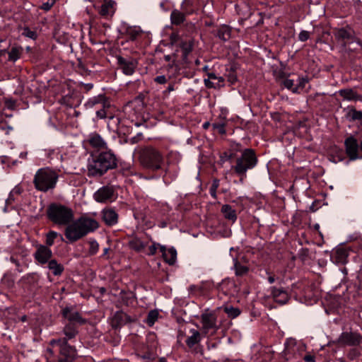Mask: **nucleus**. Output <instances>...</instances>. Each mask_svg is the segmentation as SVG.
I'll return each mask as SVG.
<instances>
[{
	"mask_svg": "<svg viewBox=\"0 0 362 362\" xmlns=\"http://www.w3.org/2000/svg\"><path fill=\"white\" fill-rule=\"evenodd\" d=\"M21 194V189L18 187H14L10 192L8 198L6 202L8 204H11V202L14 201L15 196L19 195Z\"/></svg>",
	"mask_w": 362,
	"mask_h": 362,
	"instance_id": "nucleus-44",
	"label": "nucleus"
},
{
	"mask_svg": "<svg viewBox=\"0 0 362 362\" xmlns=\"http://www.w3.org/2000/svg\"><path fill=\"white\" fill-rule=\"evenodd\" d=\"M158 246H160L159 244L153 243L152 245L148 247V255H154L156 253Z\"/></svg>",
	"mask_w": 362,
	"mask_h": 362,
	"instance_id": "nucleus-50",
	"label": "nucleus"
},
{
	"mask_svg": "<svg viewBox=\"0 0 362 362\" xmlns=\"http://www.w3.org/2000/svg\"><path fill=\"white\" fill-rule=\"evenodd\" d=\"M218 77L219 76H217L214 73H209L207 79L218 81Z\"/></svg>",
	"mask_w": 362,
	"mask_h": 362,
	"instance_id": "nucleus-53",
	"label": "nucleus"
},
{
	"mask_svg": "<svg viewBox=\"0 0 362 362\" xmlns=\"http://www.w3.org/2000/svg\"><path fill=\"white\" fill-rule=\"evenodd\" d=\"M216 35L219 39L224 42L228 40L231 36L230 28L226 25H221L218 29Z\"/></svg>",
	"mask_w": 362,
	"mask_h": 362,
	"instance_id": "nucleus-33",
	"label": "nucleus"
},
{
	"mask_svg": "<svg viewBox=\"0 0 362 362\" xmlns=\"http://www.w3.org/2000/svg\"><path fill=\"white\" fill-rule=\"evenodd\" d=\"M136 142V137H133L131 139V143L132 144H135Z\"/></svg>",
	"mask_w": 362,
	"mask_h": 362,
	"instance_id": "nucleus-62",
	"label": "nucleus"
},
{
	"mask_svg": "<svg viewBox=\"0 0 362 362\" xmlns=\"http://www.w3.org/2000/svg\"><path fill=\"white\" fill-rule=\"evenodd\" d=\"M93 109L95 110L96 117L98 119H113L115 117V107L112 105L111 101L107 97L100 102Z\"/></svg>",
	"mask_w": 362,
	"mask_h": 362,
	"instance_id": "nucleus-9",
	"label": "nucleus"
},
{
	"mask_svg": "<svg viewBox=\"0 0 362 362\" xmlns=\"http://www.w3.org/2000/svg\"><path fill=\"white\" fill-rule=\"evenodd\" d=\"M89 250L88 253L90 255H95L99 250V244L95 240H90L89 241Z\"/></svg>",
	"mask_w": 362,
	"mask_h": 362,
	"instance_id": "nucleus-43",
	"label": "nucleus"
},
{
	"mask_svg": "<svg viewBox=\"0 0 362 362\" xmlns=\"http://www.w3.org/2000/svg\"><path fill=\"white\" fill-rule=\"evenodd\" d=\"M108 251H109V248H108V247H105V248L103 250V255L104 256V255H107V252H108Z\"/></svg>",
	"mask_w": 362,
	"mask_h": 362,
	"instance_id": "nucleus-61",
	"label": "nucleus"
},
{
	"mask_svg": "<svg viewBox=\"0 0 362 362\" xmlns=\"http://www.w3.org/2000/svg\"><path fill=\"white\" fill-rule=\"evenodd\" d=\"M267 274L269 275L267 280L269 284H273L275 282L276 279L274 275H272L269 272H267Z\"/></svg>",
	"mask_w": 362,
	"mask_h": 362,
	"instance_id": "nucleus-55",
	"label": "nucleus"
},
{
	"mask_svg": "<svg viewBox=\"0 0 362 362\" xmlns=\"http://www.w3.org/2000/svg\"><path fill=\"white\" fill-rule=\"evenodd\" d=\"M59 179L56 171L49 168H42L36 172L33 183L36 189L46 192L55 188Z\"/></svg>",
	"mask_w": 362,
	"mask_h": 362,
	"instance_id": "nucleus-5",
	"label": "nucleus"
},
{
	"mask_svg": "<svg viewBox=\"0 0 362 362\" xmlns=\"http://www.w3.org/2000/svg\"><path fill=\"white\" fill-rule=\"evenodd\" d=\"M189 333L190 335L187 337L185 343L189 348L192 349L201 341L202 337L200 332L195 329H190Z\"/></svg>",
	"mask_w": 362,
	"mask_h": 362,
	"instance_id": "nucleus-24",
	"label": "nucleus"
},
{
	"mask_svg": "<svg viewBox=\"0 0 362 362\" xmlns=\"http://www.w3.org/2000/svg\"><path fill=\"white\" fill-rule=\"evenodd\" d=\"M221 212L223 215L224 218L228 221L235 223L237 220V213L235 209L229 204H223L221 206Z\"/></svg>",
	"mask_w": 362,
	"mask_h": 362,
	"instance_id": "nucleus-27",
	"label": "nucleus"
},
{
	"mask_svg": "<svg viewBox=\"0 0 362 362\" xmlns=\"http://www.w3.org/2000/svg\"><path fill=\"white\" fill-rule=\"evenodd\" d=\"M143 31L137 26H129L126 28L125 35L128 40L134 41L141 36Z\"/></svg>",
	"mask_w": 362,
	"mask_h": 362,
	"instance_id": "nucleus-30",
	"label": "nucleus"
},
{
	"mask_svg": "<svg viewBox=\"0 0 362 362\" xmlns=\"http://www.w3.org/2000/svg\"><path fill=\"white\" fill-rule=\"evenodd\" d=\"M349 117L351 120H361L362 119V112L356 110L354 108H351L348 113Z\"/></svg>",
	"mask_w": 362,
	"mask_h": 362,
	"instance_id": "nucleus-42",
	"label": "nucleus"
},
{
	"mask_svg": "<svg viewBox=\"0 0 362 362\" xmlns=\"http://www.w3.org/2000/svg\"><path fill=\"white\" fill-rule=\"evenodd\" d=\"M160 250L162 252L165 261L170 265L174 264L177 258L176 250L173 247L166 249L165 246L160 245Z\"/></svg>",
	"mask_w": 362,
	"mask_h": 362,
	"instance_id": "nucleus-23",
	"label": "nucleus"
},
{
	"mask_svg": "<svg viewBox=\"0 0 362 362\" xmlns=\"http://www.w3.org/2000/svg\"><path fill=\"white\" fill-rule=\"evenodd\" d=\"M99 228V223L94 218L83 215L69 224L64 231L69 242H76Z\"/></svg>",
	"mask_w": 362,
	"mask_h": 362,
	"instance_id": "nucleus-3",
	"label": "nucleus"
},
{
	"mask_svg": "<svg viewBox=\"0 0 362 362\" xmlns=\"http://www.w3.org/2000/svg\"><path fill=\"white\" fill-rule=\"evenodd\" d=\"M232 156V154H229L227 152H224L220 156V160L221 162L224 163L227 160H230Z\"/></svg>",
	"mask_w": 362,
	"mask_h": 362,
	"instance_id": "nucleus-51",
	"label": "nucleus"
},
{
	"mask_svg": "<svg viewBox=\"0 0 362 362\" xmlns=\"http://www.w3.org/2000/svg\"><path fill=\"white\" fill-rule=\"evenodd\" d=\"M106 96L103 94H100L97 96L89 98L85 103L86 109H92L100 104V102L105 98Z\"/></svg>",
	"mask_w": 362,
	"mask_h": 362,
	"instance_id": "nucleus-34",
	"label": "nucleus"
},
{
	"mask_svg": "<svg viewBox=\"0 0 362 362\" xmlns=\"http://www.w3.org/2000/svg\"><path fill=\"white\" fill-rule=\"evenodd\" d=\"M284 86L285 88L292 90L294 88V81L292 79L286 78L284 81Z\"/></svg>",
	"mask_w": 362,
	"mask_h": 362,
	"instance_id": "nucleus-49",
	"label": "nucleus"
},
{
	"mask_svg": "<svg viewBox=\"0 0 362 362\" xmlns=\"http://www.w3.org/2000/svg\"><path fill=\"white\" fill-rule=\"evenodd\" d=\"M117 197V192L112 185L103 186L93 194L94 199L99 203L112 202Z\"/></svg>",
	"mask_w": 362,
	"mask_h": 362,
	"instance_id": "nucleus-8",
	"label": "nucleus"
},
{
	"mask_svg": "<svg viewBox=\"0 0 362 362\" xmlns=\"http://www.w3.org/2000/svg\"><path fill=\"white\" fill-rule=\"evenodd\" d=\"M115 1L113 0H104L101 5L100 14L104 17L112 16L115 11Z\"/></svg>",
	"mask_w": 362,
	"mask_h": 362,
	"instance_id": "nucleus-22",
	"label": "nucleus"
},
{
	"mask_svg": "<svg viewBox=\"0 0 362 362\" xmlns=\"http://www.w3.org/2000/svg\"><path fill=\"white\" fill-rule=\"evenodd\" d=\"M358 146L362 151V141L361 142L360 145H358Z\"/></svg>",
	"mask_w": 362,
	"mask_h": 362,
	"instance_id": "nucleus-64",
	"label": "nucleus"
},
{
	"mask_svg": "<svg viewBox=\"0 0 362 362\" xmlns=\"http://www.w3.org/2000/svg\"><path fill=\"white\" fill-rule=\"evenodd\" d=\"M269 291L272 298L280 304L286 303L289 299L288 291L284 288L272 286L269 288Z\"/></svg>",
	"mask_w": 362,
	"mask_h": 362,
	"instance_id": "nucleus-16",
	"label": "nucleus"
},
{
	"mask_svg": "<svg viewBox=\"0 0 362 362\" xmlns=\"http://www.w3.org/2000/svg\"><path fill=\"white\" fill-rule=\"evenodd\" d=\"M117 167V158L112 150L92 153L88 160V177H100L108 170Z\"/></svg>",
	"mask_w": 362,
	"mask_h": 362,
	"instance_id": "nucleus-2",
	"label": "nucleus"
},
{
	"mask_svg": "<svg viewBox=\"0 0 362 362\" xmlns=\"http://www.w3.org/2000/svg\"><path fill=\"white\" fill-rule=\"evenodd\" d=\"M88 141L91 147L98 149V151H107L108 147L105 140L97 133L90 134Z\"/></svg>",
	"mask_w": 362,
	"mask_h": 362,
	"instance_id": "nucleus-18",
	"label": "nucleus"
},
{
	"mask_svg": "<svg viewBox=\"0 0 362 362\" xmlns=\"http://www.w3.org/2000/svg\"><path fill=\"white\" fill-rule=\"evenodd\" d=\"M189 291L192 293H194L195 294L197 293V291H199L200 288L199 287H198L197 286H195V285H191L189 288Z\"/></svg>",
	"mask_w": 362,
	"mask_h": 362,
	"instance_id": "nucleus-54",
	"label": "nucleus"
},
{
	"mask_svg": "<svg viewBox=\"0 0 362 362\" xmlns=\"http://www.w3.org/2000/svg\"><path fill=\"white\" fill-rule=\"evenodd\" d=\"M54 1H49L46 3H44L42 6V8L45 11H49L52 6L54 5Z\"/></svg>",
	"mask_w": 362,
	"mask_h": 362,
	"instance_id": "nucleus-52",
	"label": "nucleus"
},
{
	"mask_svg": "<svg viewBox=\"0 0 362 362\" xmlns=\"http://www.w3.org/2000/svg\"><path fill=\"white\" fill-rule=\"evenodd\" d=\"M23 35L33 40H35L37 37L36 31L32 30L28 28H25L23 29Z\"/></svg>",
	"mask_w": 362,
	"mask_h": 362,
	"instance_id": "nucleus-45",
	"label": "nucleus"
},
{
	"mask_svg": "<svg viewBox=\"0 0 362 362\" xmlns=\"http://www.w3.org/2000/svg\"><path fill=\"white\" fill-rule=\"evenodd\" d=\"M147 244V242L142 240L141 238L137 236L132 237L128 242L129 248L137 252H142Z\"/></svg>",
	"mask_w": 362,
	"mask_h": 362,
	"instance_id": "nucleus-25",
	"label": "nucleus"
},
{
	"mask_svg": "<svg viewBox=\"0 0 362 362\" xmlns=\"http://www.w3.org/2000/svg\"><path fill=\"white\" fill-rule=\"evenodd\" d=\"M158 315H159V313L158 312V310H151L148 315H147V317H146V323L151 327L154 325V323L156 322V321H157L158 318Z\"/></svg>",
	"mask_w": 362,
	"mask_h": 362,
	"instance_id": "nucleus-39",
	"label": "nucleus"
},
{
	"mask_svg": "<svg viewBox=\"0 0 362 362\" xmlns=\"http://www.w3.org/2000/svg\"><path fill=\"white\" fill-rule=\"evenodd\" d=\"M136 155L142 168L151 172L163 170L164 180L170 178L173 180L177 177V172L172 174L169 166L164 168L165 156L159 148L151 145L141 146L136 150Z\"/></svg>",
	"mask_w": 362,
	"mask_h": 362,
	"instance_id": "nucleus-1",
	"label": "nucleus"
},
{
	"mask_svg": "<svg viewBox=\"0 0 362 362\" xmlns=\"http://www.w3.org/2000/svg\"><path fill=\"white\" fill-rule=\"evenodd\" d=\"M48 218L58 226H66L73 222L74 214L73 210L61 204H51L47 209Z\"/></svg>",
	"mask_w": 362,
	"mask_h": 362,
	"instance_id": "nucleus-4",
	"label": "nucleus"
},
{
	"mask_svg": "<svg viewBox=\"0 0 362 362\" xmlns=\"http://www.w3.org/2000/svg\"><path fill=\"white\" fill-rule=\"evenodd\" d=\"M170 40L173 43L179 42V47L182 52V59L186 61L188 55L192 52L194 47V39L190 38L187 40L180 39L177 34H172Z\"/></svg>",
	"mask_w": 362,
	"mask_h": 362,
	"instance_id": "nucleus-11",
	"label": "nucleus"
},
{
	"mask_svg": "<svg viewBox=\"0 0 362 362\" xmlns=\"http://www.w3.org/2000/svg\"><path fill=\"white\" fill-rule=\"evenodd\" d=\"M344 145L346 148V153L350 160H354L362 158L358 155L359 146L356 138L354 136L346 138L344 141Z\"/></svg>",
	"mask_w": 362,
	"mask_h": 362,
	"instance_id": "nucleus-14",
	"label": "nucleus"
},
{
	"mask_svg": "<svg viewBox=\"0 0 362 362\" xmlns=\"http://www.w3.org/2000/svg\"><path fill=\"white\" fill-rule=\"evenodd\" d=\"M219 186V180L215 179L213 180V183L210 187V194L214 198H216V190Z\"/></svg>",
	"mask_w": 362,
	"mask_h": 362,
	"instance_id": "nucleus-46",
	"label": "nucleus"
},
{
	"mask_svg": "<svg viewBox=\"0 0 362 362\" xmlns=\"http://www.w3.org/2000/svg\"><path fill=\"white\" fill-rule=\"evenodd\" d=\"M310 37V33L307 30H301L298 35V40L300 42H305Z\"/></svg>",
	"mask_w": 362,
	"mask_h": 362,
	"instance_id": "nucleus-47",
	"label": "nucleus"
},
{
	"mask_svg": "<svg viewBox=\"0 0 362 362\" xmlns=\"http://www.w3.org/2000/svg\"><path fill=\"white\" fill-rule=\"evenodd\" d=\"M223 81H224V79L221 76H219L218 81H216V82H214L210 79H204V85L208 88H220L223 86Z\"/></svg>",
	"mask_w": 362,
	"mask_h": 362,
	"instance_id": "nucleus-37",
	"label": "nucleus"
},
{
	"mask_svg": "<svg viewBox=\"0 0 362 362\" xmlns=\"http://www.w3.org/2000/svg\"><path fill=\"white\" fill-rule=\"evenodd\" d=\"M57 362H73L70 359H68L67 358L63 357L61 356V357L59 358Z\"/></svg>",
	"mask_w": 362,
	"mask_h": 362,
	"instance_id": "nucleus-59",
	"label": "nucleus"
},
{
	"mask_svg": "<svg viewBox=\"0 0 362 362\" xmlns=\"http://www.w3.org/2000/svg\"><path fill=\"white\" fill-rule=\"evenodd\" d=\"M132 321L130 317L123 311H117L112 320V326L115 329L121 327Z\"/></svg>",
	"mask_w": 362,
	"mask_h": 362,
	"instance_id": "nucleus-19",
	"label": "nucleus"
},
{
	"mask_svg": "<svg viewBox=\"0 0 362 362\" xmlns=\"http://www.w3.org/2000/svg\"><path fill=\"white\" fill-rule=\"evenodd\" d=\"M308 83V79L305 77H298V85L297 86L294 87L293 89H292L293 93H298L299 89H303L306 85V83Z\"/></svg>",
	"mask_w": 362,
	"mask_h": 362,
	"instance_id": "nucleus-41",
	"label": "nucleus"
},
{
	"mask_svg": "<svg viewBox=\"0 0 362 362\" xmlns=\"http://www.w3.org/2000/svg\"><path fill=\"white\" fill-rule=\"evenodd\" d=\"M234 268L236 276H243L248 272V267L241 264L238 261H235Z\"/></svg>",
	"mask_w": 362,
	"mask_h": 362,
	"instance_id": "nucleus-40",
	"label": "nucleus"
},
{
	"mask_svg": "<svg viewBox=\"0 0 362 362\" xmlns=\"http://www.w3.org/2000/svg\"><path fill=\"white\" fill-rule=\"evenodd\" d=\"M339 94L344 100L348 101H357L362 100V96L358 95L356 91L351 88H344L339 90Z\"/></svg>",
	"mask_w": 362,
	"mask_h": 362,
	"instance_id": "nucleus-26",
	"label": "nucleus"
},
{
	"mask_svg": "<svg viewBox=\"0 0 362 362\" xmlns=\"http://www.w3.org/2000/svg\"><path fill=\"white\" fill-rule=\"evenodd\" d=\"M201 323L203 332L206 334L211 331L214 334L219 329L217 323V317L214 312L206 310L201 315Z\"/></svg>",
	"mask_w": 362,
	"mask_h": 362,
	"instance_id": "nucleus-7",
	"label": "nucleus"
},
{
	"mask_svg": "<svg viewBox=\"0 0 362 362\" xmlns=\"http://www.w3.org/2000/svg\"><path fill=\"white\" fill-rule=\"evenodd\" d=\"M35 260L40 264L47 263L52 257V252L48 247L40 245L33 255Z\"/></svg>",
	"mask_w": 362,
	"mask_h": 362,
	"instance_id": "nucleus-15",
	"label": "nucleus"
},
{
	"mask_svg": "<svg viewBox=\"0 0 362 362\" xmlns=\"http://www.w3.org/2000/svg\"><path fill=\"white\" fill-rule=\"evenodd\" d=\"M117 64L122 73L127 76H132L138 65L136 59L133 58H124L121 56H117Z\"/></svg>",
	"mask_w": 362,
	"mask_h": 362,
	"instance_id": "nucleus-12",
	"label": "nucleus"
},
{
	"mask_svg": "<svg viewBox=\"0 0 362 362\" xmlns=\"http://www.w3.org/2000/svg\"><path fill=\"white\" fill-rule=\"evenodd\" d=\"M102 218L105 223L108 226H112L118 222V214L112 209H104L102 211Z\"/></svg>",
	"mask_w": 362,
	"mask_h": 362,
	"instance_id": "nucleus-20",
	"label": "nucleus"
},
{
	"mask_svg": "<svg viewBox=\"0 0 362 362\" xmlns=\"http://www.w3.org/2000/svg\"><path fill=\"white\" fill-rule=\"evenodd\" d=\"M228 123L227 119L225 117H220L212 123L211 126L213 129L216 130L220 134H225L226 133V126Z\"/></svg>",
	"mask_w": 362,
	"mask_h": 362,
	"instance_id": "nucleus-32",
	"label": "nucleus"
},
{
	"mask_svg": "<svg viewBox=\"0 0 362 362\" xmlns=\"http://www.w3.org/2000/svg\"><path fill=\"white\" fill-rule=\"evenodd\" d=\"M175 90V85L174 83H170L168 85L166 90L165 92L170 93L171 91H173Z\"/></svg>",
	"mask_w": 362,
	"mask_h": 362,
	"instance_id": "nucleus-57",
	"label": "nucleus"
},
{
	"mask_svg": "<svg viewBox=\"0 0 362 362\" xmlns=\"http://www.w3.org/2000/svg\"><path fill=\"white\" fill-rule=\"evenodd\" d=\"M47 267L54 276H60L64 270V266L56 259H50L47 262Z\"/></svg>",
	"mask_w": 362,
	"mask_h": 362,
	"instance_id": "nucleus-31",
	"label": "nucleus"
},
{
	"mask_svg": "<svg viewBox=\"0 0 362 362\" xmlns=\"http://www.w3.org/2000/svg\"><path fill=\"white\" fill-rule=\"evenodd\" d=\"M186 21V14L178 9H173L170 13V21L174 25H180Z\"/></svg>",
	"mask_w": 362,
	"mask_h": 362,
	"instance_id": "nucleus-28",
	"label": "nucleus"
},
{
	"mask_svg": "<svg viewBox=\"0 0 362 362\" xmlns=\"http://www.w3.org/2000/svg\"><path fill=\"white\" fill-rule=\"evenodd\" d=\"M52 346L57 345L59 347L60 356L74 361L76 356V350L66 341V339H52L50 341Z\"/></svg>",
	"mask_w": 362,
	"mask_h": 362,
	"instance_id": "nucleus-10",
	"label": "nucleus"
},
{
	"mask_svg": "<svg viewBox=\"0 0 362 362\" xmlns=\"http://www.w3.org/2000/svg\"><path fill=\"white\" fill-rule=\"evenodd\" d=\"M211 124L209 122H206L203 124L202 127L204 129H208L210 127Z\"/></svg>",
	"mask_w": 362,
	"mask_h": 362,
	"instance_id": "nucleus-60",
	"label": "nucleus"
},
{
	"mask_svg": "<svg viewBox=\"0 0 362 362\" xmlns=\"http://www.w3.org/2000/svg\"><path fill=\"white\" fill-rule=\"evenodd\" d=\"M339 340L341 343L349 346H355L361 343L362 336L357 332H342L339 337Z\"/></svg>",
	"mask_w": 362,
	"mask_h": 362,
	"instance_id": "nucleus-17",
	"label": "nucleus"
},
{
	"mask_svg": "<svg viewBox=\"0 0 362 362\" xmlns=\"http://www.w3.org/2000/svg\"><path fill=\"white\" fill-rule=\"evenodd\" d=\"M158 362H167V361L165 358H160Z\"/></svg>",
	"mask_w": 362,
	"mask_h": 362,
	"instance_id": "nucleus-63",
	"label": "nucleus"
},
{
	"mask_svg": "<svg viewBox=\"0 0 362 362\" xmlns=\"http://www.w3.org/2000/svg\"><path fill=\"white\" fill-rule=\"evenodd\" d=\"M23 52V48L21 47L15 46L13 47L8 52V60L16 62L21 58Z\"/></svg>",
	"mask_w": 362,
	"mask_h": 362,
	"instance_id": "nucleus-35",
	"label": "nucleus"
},
{
	"mask_svg": "<svg viewBox=\"0 0 362 362\" xmlns=\"http://www.w3.org/2000/svg\"><path fill=\"white\" fill-rule=\"evenodd\" d=\"M59 236L61 238L62 240H63L62 235H61L59 233H58L57 232L54 231V230H50L46 235V241H45L46 245L45 246H47L49 248V247H51L52 245H54V240Z\"/></svg>",
	"mask_w": 362,
	"mask_h": 362,
	"instance_id": "nucleus-36",
	"label": "nucleus"
},
{
	"mask_svg": "<svg viewBox=\"0 0 362 362\" xmlns=\"http://www.w3.org/2000/svg\"><path fill=\"white\" fill-rule=\"evenodd\" d=\"M304 360L306 362H315V357L313 356H311V355H306L304 357Z\"/></svg>",
	"mask_w": 362,
	"mask_h": 362,
	"instance_id": "nucleus-56",
	"label": "nucleus"
},
{
	"mask_svg": "<svg viewBox=\"0 0 362 362\" xmlns=\"http://www.w3.org/2000/svg\"><path fill=\"white\" fill-rule=\"evenodd\" d=\"M11 262H13V264H16V266L17 267L18 271V272H21V270H20L18 269V267L20 266V264H19L18 261L17 259H16L15 258H13V257H11Z\"/></svg>",
	"mask_w": 362,
	"mask_h": 362,
	"instance_id": "nucleus-58",
	"label": "nucleus"
},
{
	"mask_svg": "<svg viewBox=\"0 0 362 362\" xmlns=\"http://www.w3.org/2000/svg\"><path fill=\"white\" fill-rule=\"evenodd\" d=\"M62 316L66 319L69 323L83 325L86 320L82 317L81 314L76 311L73 307H65L62 310Z\"/></svg>",
	"mask_w": 362,
	"mask_h": 362,
	"instance_id": "nucleus-13",
	"label": "nucleus"
},
{
	"mask_svg": "<svg viewBox=\"0 0 362 362\" xmlns=\"http://www.w3.org/2000/svg\"><path fill=\"white\" fill-rule=\"evenodd\" d=\"M169 78H167L165 75H160L154 78V81L158 84H165L168 81Z\"/></svg>",
	"mask_w": 362,
	"mask_h": 362,
	"instance_id": "nucleus-48",
	"label": "nucleus"
},
{
	"mask_svg": "<svg viewBox=\"0 0 362 362\" xmlns=\"http://www.w3.org/2000/svg\"><path fill=\"white\" fill-rule=\"evenodd\" d=\"M63 332L65 337L61 338L60 339H66V341H67L68 340L74 338L78 332L75 324L68 323L64 326Z\"/></svg>",
	"mask_w": 362,
	"mask_h": 362,
	"instance_id": "nucleus-29",
	"label": "nucleus"
},
{
	"mask_svg": "<svg viewBox=\"0 0 362 362\" xmlns=\"http://www.w3.org/2000/svg\"><path fill=\"white\" fill-rule=\"evenodd\" d=\"M349 256L348 250L344 247H339L336 249L334 254L332 256L333 262L336 264H344L347 262Z\"/></svg>",
	"mask_w": 362,
	"mask_h": 362,
	"instance_id": "nucleus-21",
	"label": "nucleus"
},
{
	"mask_svg": "<svg viewBox=\"0 0 362 362\" xmlns=\"http://www.w3.org/2000/svg\"><path fill=\"white\" fill-rule=\"evenodd\" d=\"M224 312L230 318L237 317L241 313L240 310L238 308H235L230 305H227L223 308Z\"/></svg>",
	"mask_w": 362,
	"mask_h": 362,
	"instance_id": "nucleus-38",
	"label": "nucleus"
},
{
	"mask_svg": "<svg viewBox=\"0 0 362 362\" xmlns=\"http://www.w3.org/2000/svg\"><path fill=\"white\" fill-rule=\"evenodd\" d=\"M257 163L258 159L255 151L252 148H245L241 153L240 156L237 158L235 165L233 168L243 180L246 177L247 171L255 168Z\"/></svg>",
	"mask_w": 362,
	"mask_h": 362,
	"instance_id": "nucleus-6",
	"label": "nucleus"
}]
</instances>
